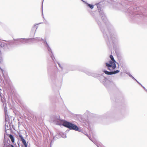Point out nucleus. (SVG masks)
Instances as JSON below:
<instances>
[{
  "label": "nucleus",
  "instance_id": "f257e3e1",
  "mask_svg": "<svg viewBox=\"0 0 147 147\" xmlns=\"http://www.w3.org/2000/svg\"><path fill=\"white\" fill-rule=\"evenodd\" d=\"M95 5L97 6L100 15L105 24V26H104L103 24L102 26V23L96 16H94V18L103 33V36L107 45L109 47L112 46L114 47L118 41L117 35L114 32L113 27L108 20L103 10L102 9L101 6L99 3H96Z\"/></svg>",
  "mask_w": 147,
  "mask_h": 147
},
{
  "label": "nucleus",
  "instance_id": "f03ea898",
  "mask_svg": "<svg viewBox=\"0 0 147 147\" xmlns=\"http://www.w3.org/2000/svg\"><path fill=\"white\" fill-rule=\"evenodd\" d=\"M109 57L111 60L109 61L108 63H106L105 65L107 67L108 69L111 71H109L106 70H104V73L106 74L109 75L115 74L119 73V70L118 69L111 71L112 70L115 69L116 68V63H117V62L112 55H110Z\"/></svg>",
  "mask_w": 147,
  "mask_h": 147
},
{
  "label": "nucleus",
  "instance_id": "7ed1b4c3",
  "mask_svg": "<svg viewBox=\"0 0 147 147\" xmlns=\"http://www.w3.org/2000/svg\"><path fill=\"white\" fill-rule=\"evenodd\" d=\"M86 73L88 76H91L98 79L101 83L103 84L107 88H108L111 87L113 84V82L108 80L103 75L104 74L101 75L87 71Z\"/></svg>",
  "mask_w": 147,
  "mask_h": 147
},
{
  "label": "nucleus",
  "instance_id": "20e7f679",
  "mask_svg": "<svg viewBox=\"0 0 147 147\" xmlns=\"http://www.w3.org/2000/svg\"><path fill=\"white\" fill-rule=\"evenodd\" d=\"M32 38V39H31L30 42H32L33 41V39H35L36 40L38 41H40L42 40V42L43 44L47 48V49L48 52H49V53L50 55V56L52 60L54 61V59H55V58L53 55L52 52V51L51 49L49 47V45L47 42V41L45 40H44L42 38L40 37H36V38Z\"/></svg>",
  "mask_w": 147,
  "mask_h": 147
},
{
  "label": "nucleus",
  "instance_id": "39448f33",
  "mask_svg": "<svg viewBox=\"0 0 147 147\" xmlns=\"http://www.w3.org/2000/svg\"><path fill=\"white\" fill-rule=\"evenodd\" d=\"M62 125L69 128L70 130H74L80 132L83 131L82 129L79 128L76 125L69 122L66 121L63 122Z\"/></svg>",
  "mask_w": 147,
  "mask_h": 147
},
{
  "label": "nucleus",
  "instance_id": "423d86ee",
  "mask_svg": "<svg viewBox=\"0 0 147 147\" xmlns=\"http://www.w3.org/2000/svg\"><path fill=\"white\" fill-rule=\"evenodd\" d=\"M53 121L56 125H61L64 120L60 119L59 116H54Z\"/></svg>",
  "mask_w": 147,
  "mask_h": 147
},
{
  "label": "nucleus",
  "instance_id": "0eeeda50",
  "mask_svg": "<svg viewBox=\"0 0 147 147\" xmlns=\"http://www.w3.org/2000/svg\"><path fill=\"white\" fill-rule=\"evenodd\" d=\"M32 38H17L14 39L15 41H18L20 42L21 43L25 44V43H29L30 42L31 39Z\"/></svg>",
  "mask_w": 147,
  "mask_h": 147
},
{
  "label": "nucleus",
  "instance_id": "6e6552de",
  "mask_svg": "<svg viewBox=\"0 0 147 147\" xmlns=\"http://www.w3.org/2000/svg\"><path fill=\"white\" fill-rule=\"evenodd\" d=\"M10 141L9 139H8L7 140L4 137L3 140V147H15L13 145L10 144Z\"/></svg>",
  "mask_w": 147,
  "mask_h": 147
},
{
  "label": "nucleus",
  "instance_id": "1a4fd4ad",
  "mask_svg": "<svg viewBox=\"0 0 147 147\" xmlns=\"http://www.w3.org/2000/svg\"><path fill=\"white\" fill-rule=\"evenodd\" d=\"M60 73V72L59 71V70L57 67L55 68L54 69L53 71V74L51 77L52 78V77L55 78L56 76L57 75V74Z\"/></svg>",
  "mask_w": 147,
  "mask_h": 147
},
{
  "label": "nucleus",
  "instance_id": "9d476101",
  "mask_svg": "<svg viewBox=\"0 0 147 147\" xmlns=\"http://www.w3.org/2000/svg\"><path fill=\"white\" fill-rule=\"evenodd\" d=\"M124 7L123 5L120 3H117L114 7L115 9L116 10H121L123 11V8Z\"/></svg>",
  "mask_w": 147,
  "mask_h": 147
},
{
  "label": "nucleus",
  "instance_id": "9b49d317",
  "mask_svg": "<svg viewBox=\"0 0 147 147\" xmlns=\"http://www.w3.org/2000/svg\"><path fill=\"white\" fill-rule=\"evenodd\" d=\"M132 7H130L127 10V12L128 13L129 16H134L136 14L132 10Z\"/></svg>",
  "mask_w": 147,
  "mask_h": 147
},
{
  "label": "nucleus",
  "instance_id": "f8f14e48",
  "mask_svg": "<svg viewBox=\"0 0 147 147\" xmlns=\"http://www.w3.org/2000/svg\"><path fill=\"white\" fill-rule=\"evenodd\" d=\"M5 115L6 123L7 122H8V123L10 122L9 118L7 113V111L5 109Z\"/></svg>",
  "mask_w": 147,
  "mask_h": 147
},
{
  "label": "nucleus",
  "instance_id": "ddd939ff",
  "mask_svg": "<svg viewBox=\"0 0 147 147\" xmlns=\"http://www.w3.org/2000/svg\"><path fill=\"white\" fill-rule=\"evenodd\" d=\"M19 137L20 139V141L22 142V144H25L26 143V140L24 139V137L22 136L20 134H19Z\"/></svg>",
  "mask_w": 147,
  "mask_h": 147
},
{
  "label": "nucleus",
  "instance_id": "4468645a",
  "mask_svg": "<svg viewBox=\"0 0 147 147\" xmlns=\"http://www.w3.org/2000/svg\"><path fill=\"white\" fill-rule=\"evenodd\" d=\"M82 122H83L85 124V125L86 126L89 125L90 122L88 119H83L82 120Z\"/></svg>",
  "mask_w": 147,
  "mask_h": 147
},
{
  "label": "nucleus",
  "instance_id": "2eb2a0df",
  "mask_svg": "<svg viewBox=\"0 0 147 147\" xmlns=\"http://www.w3.org/2000/svg\"><path fill=\"white\" fill-rule=\"evenodd\" d=\"M85 3L87 5V6L90 8L91 9H93L94 8V6L86 2H85Z\"/></svg>",
  "mask_w": 147,
  "mask_h": 147
},
{
  "label": "nucleus",
  "instance_id": "dca6fc26",
  "mask_svg": "<svg viewBox=\"0 0 147 147\" xmlns=\"http://www.w3.org/2000/svg\"><path fill=\"white\" fill-rule=\"evenodd\" d=\"M9 137L10 138L12 142L13 143L14 142L15 140L14 138L13 135L11 134H10L9 135Z\"/></svg>",
  "mask_w": 147,
  "mask_h": 147
},
{
  "label": "nucleus",
  "instance_id": "f3484780",
  "mask_svg": "<svg viewBox=\"0 0 147 147\" xmlns=\"http://www.w3.org/2000/svg\"><path fill=\"white\" fill-rule=\"evenodd\" d=\"M37 28H38V26H36V25H35L32 28V31H34V30H35V32L36 31V30Z\"/></svg>",
  "mask_w": 147,
  "mask_h": 147
},
{
  "label": "nucleus",
  "instance_id": "a211bd4d",
  "mask_svg": "<svg viewBox=\"0 0 147 147\" xmlns=\"http://www.w3.org/2000/svg\"><path fill=\"white\" fill-rule=\"evenodd\" d=\"M9 129V128L8 125H6V124H5V130H8Z\"/></svg>",
  "mask_w": 147,
  "mask_h": 147
},
{
  "label": "nucleus",
  "instance_id": "6ab92c4d",
  "mask_svg": "<svg viewBox=\"0 0 147 147\" xmlns=\"http://www.w3.org/2000/svg\"><path fill=\"white\" fill-rule=\"evenodd\" d=\"M58 64L59 65V67L62 70H63V68L61 65L59 63H58Z\"/></svg>",
  "mask_w": 147,
  "mask_h": 147
},
{
  "label": "nucleus",
  "instance_id": "aec40b11",
  "mask_svg": "<svg viewBox=\"0 0 147 147\" xmlns=\"http://www.w3.org/2000/svg\"><path fill=\"white\" fill-rule=\"evenodd\" d=\"M127 74L130 77H132V76L130 74V73H127Z\"/></svg>",
  "mask_w": 147,
  "mask_h": 147
},
{
  "label": "nucleus",
  "instance_id": "412c9836",
  "mask_svg": "<svg viewBox=\"0 0 147 147\" xmlns=\"http://www.w3.org/2000/svg\"><path fill=\"white\" fill-rule=\"evenodd\" d=\"M1 69V71L2 72L3 75L4 76V74H3L4 70H3V69H2L1 68V69Z\"/></svg>",
  "mask_w": 147,
  "mask_h": 147
},
{
  "label": "nucleus",
  "instance_id": "4be33fe9",
  "mask_svg": "<svg viewBox=\"0 0 147 147\" xmlns=\"http://www.w3.org/2000/svg\"><path fill=\"white\" fill-rule=\"evenodd\" d=\"M1 69V71L2 72L3 75L4 76V74H3L4 70H3V69H2L1 68V69Z\"/></svg>",
  "mask_w": 147,
  "mask_h": 147
},
{
  "label": "nucleus",
  "instance_id": "5701e85b",
  "mask_svg": "<svg viewBox=\"0 0 147 147\" xmlns=\"http://www.w3.org/2000/svg\"><path fill=\"white\" fill-rule=\"evenodd\" d=\"M136 81L139 84H140V85H141V86L142 85L141 84H140L139 82H138L137 80H136Z\"/></svg>",
  "mask_w": 147,
  "mask_h": 147
},
{
  "label": "nucleus",
  "instance_id": "b1692460",
  "mask_svg": "<svg viewBox=\"0 0 147 147\" xmlns=\"http://www.w3.org/2000/svg\"><path fill=\"white\" fill-rule=\"evenodd\" d=\"M131 78L132 79H134V80L135 81H136V80L135 78H134V77L133 76H132V77H131Z\"/></svg>",
  "mask_w": 147,
  "mask_h": 147
},
{
  "label": "nucleus",
  "instance_id": "393cba45",
  "mask_svg": "<svg viewBox=\"0 0 147 147\" xmlns=\"http://www.w3.org/2000/svg\"><path fill=\"white\" fill-rule=\"evenodd\" d=\"M24 146L25 147H28V144L27 143L24 144Z\"/></svg>",
  "mask_w": 147,
  "mask_h": 147
},
{
  "label": "nucleus",
  "instance_id": "a878e982",
  "mask_svg": "<svg viewBox=\"0 0 147 147\" xmlns=\"http://www.w3.org/2000/svg\"><path fill=\"white\" fill-rule=\"evenodd\" d=\"M24 146L25 147H28V144L27 143L24 144Z\"/></svg>",
  "mask_w": 147,
  "mask_h": 147
},
{
  "label": "nucleus",
  "instance_id": "bb28decb",
  "mask_svg": "<svg viewBox=\"0 0 147 147\" xmlns=\"http://www.w3.org/2000/svg\"><path fill=\"white\" fill-rule=\"evenodd\" d=\"M141 86L145 90L146 89L144 86H143L142 85Z\"/></svg>",
  "mask_w": 147,
  "mask_h": 147
},
{
  "label": "nucleus",
  "instance_id": "cd10ccee",
  "mask_svg": "<svg viewBox=\"0 0 147 147\" xmlns=\"http://www.w3.org/2000/svg\"><path fill=\"white\" fill-rule=\"evenodd\" d=\"M17 143L19 146H19H20V142L19 141L17 142Z\"/></svg>",
  "mask_w": 147,
  "mask_h": 147
},
{
  "label": "nucleus",
  "instance_id": "c85d7f7f",
  "mask_svg": "<svg viewBox=\"0 0 147 147\" xmlns=\"http://www.w3.org/2000/svg\"><path fill=\"white\" fill-rule=\"evenodd\" d=\"M43 1H44V0H43V1H42V5H43ZM42 7H43V6L42 5Z\"/></svg>",
  "mask_w": 147,
  "mask_h": 147
},
{
  "label": "nucleus",
  "instance_id": "c756f323",
  "mask_svg": "<svg viewBox=\"0 0 147 147\" xmlns=\"http://www.w3.org/2000/svg\"><path fill=\"white\" fill-rule=\"evenodd\" d=\"M42 23H39L38 24H42Z\"/></svg>",
  "mask_w": 147,
  "mask_h": 147
},
{
  "label": "nucleus",
  "instance_id": "7c9ffc66",
  "mask_svg": "<svg viewBox=\"0 0 147 147\" xmlns=\"http://www.w3.org/2000/svg\"><path fill=\"white\" fill-rule=\"evenodd\" d=\"M145 90L147 92V89H146Z\"/></svg>",
  "mask_w": 147,
  "mask_h": 147
},
{
  "label": "nucleus",
  "instance_id": "2f4dec72",
  "mask_svg": "<svg viewBox=\"0 0 147 147\" xmlns=\"http://www.w3.org/2000/svg\"><path fill=\"white\" fill-rule=\"evenodd\" d=\"M62 137L63 138H64L63 136H62Z\"/></svg>",
  "mask_w": 147,
  "mask_h": 147
},
{
  "label": "nucleus",
  "instance_id": "473e14b6",
  "mask_svg": "<svg viewBox=\"0 0 147 147\" xmlns=\"http://www.w3.org/2000/svg\"><path fill=\"white\" fill-rule=\"evenodd\" d=\"M43 18H44V17H43Z\"/></svg>",
  "mask_w": 147,
  "mask_h": 147
},
{
  "label": "nucleus",
  "instance_id": "72a5a7b5",
  "mask_svg": "<svg viewBox=\"0 0 147 147\" xmlns=\"http://www.w3.org/2000/svg\"><path fill=\"white\" fill-rule=\"evenodd\" d=\"M1 67H0V69H1Z\"/></svg>",
  "mask_w": 147,
  "mask_h": 147
}]
</instances>
